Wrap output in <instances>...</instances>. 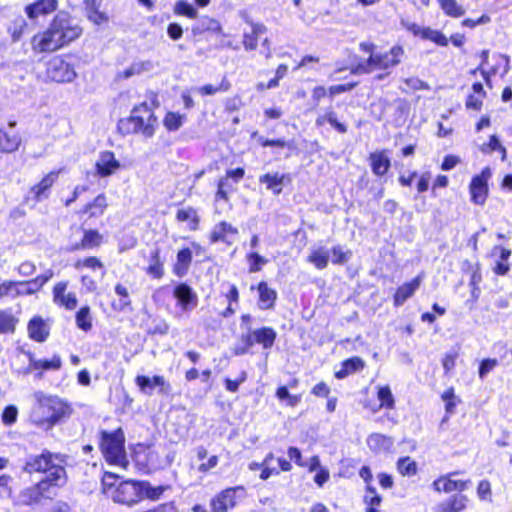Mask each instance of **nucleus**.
<instances>
[{
  "label": "nucleus",
  "mask_w": 512,
  "mask_h": 512,
  "mask_svg": "<svg viewBox=\"0 0 512 512\" xmlns=\"http://www.w3.org/2000/svg\"><path fill=\"white\" fill-rule=\"evenodd\" d=\"M64 456L44 452L34 459V472L38 474L34 484V505L41 500H52L66 483Z\"/></svg>",
  "instance_id": "obj_1"
},
{
  "label": "nucleus",
  "mask_w": 512,
  "mask_h": 512,
  "mask_svg": "<svg viewBox=\"0 0 512 512\" xmlns=\"http://www.w3.org/2000/svg\"><path fill=\"white\" fill-rule=\"evenodd\" d=\"M106 206V197L98 195L92 203L87 205L86 210L90 212L91 216H96L102 214Z\"/></svg>",
  "instance_id": "obj_47"
},
{
  "label": "nucleus",
  "mask_w": 512,
  "mask_h": 512,
  "mask_svg": "<svg viewBox=\"0 0 512 512\" xmlns=\"http://www.w3.org/2000/svg\"><path fill=\"white\" fill-rule=\"evenodd\" d=\"M14 328L15 320L13 316L6 311H0V333L13 332Z\"/></svg>",
  "instance_id": "obj_49"
},
{
  "label": "nucleus",
  "mask_w": 512,
  "mask_h": 512,
  "mask_svg": "<svg viewBox=\"0 0 512 512\" xmlns=\"http://www.w3.org/2000/svg\"><path fill=\"white\" fill-rule=\"evenodd\" d=\"M367 445L374 452H388L393 448L394 440L392 437L374 433L367 438Z\"/></svg>",
  "instance_id": "obj_17"
},
{
  "label": "nucleus",
  "mask_w": 512,
  "mask_h": 512,
  "mask_svg": "<svg viewBox=\"0 0 512 512\" xmlns=\"http://www.w3.org/2000/svg\"><path fill=\"white\" fill-rule=\"evenodd\" d=\"M124 442V433L121 428L113 432H101L100 448L108 462L120 465L125 461Z\"/></svg>",
  "instance_id": "obj_5"
},
{
  "label": "nucleus",
  "mask_w": 512,
  "mask_h": 512,
  "mask_svg": "<svg viewBox=\"0 0 512 512\" xmlns=\"http://www.w3.org/2000/svg\"><path fill=\"white\" fill-rule=\"evenodd\" d=\"M397 469L403 476H413L417 473V463L410 457H402L397 462Z\"/></svg>",
  "instance_id": "obj_37"
},
{
  "label": "nucleus",
  "mask_w": 512,
  "mask_h": 512,
  "mask_svg": "<svg viewBox=\"0 0 512 512\" xmlns=\"http://www.w3.org/2000/svg\"><path fill=\"white\" fill-rule=\"evenodd\" d=\"M174 13L191 19L197 18L198 15L197 9L192 4L183 0L175 3Z\"/></svg>",
  "instance_id": "obj_42"
},
{
  "label": "nucleus",
  "mask_w": 512,
  "mask_h": 512,
  "mask_svg": "<svg viewBox=\"0 0 512 512\" xmlns=\"http://www.w3.org/2000/svg\"><path fill=\"white\" fill-rule=\"evenodd\" d=\"M59 172L48 173L37 186H34V199L41 201L48 197L49 189L58 178Z\"/></svg>",
  "instance_id": "obj_24"
},
{
  "label": "nucleus",
  "mask_w": 512,
  "mask_h": 512,
  "mask_svg": "<svg viewBox=\"0 0 512 512\" xmlns=\"http://www.w3.org/2000/svg\"><path fill=\"white\" fill-rule=\"evenodd\" d=\"M192 33L194 36L202 35L209 31L213 33H221L222 27L218 20L210 18L208 16L200 17L195 24H193Z\"/></svg>",
  "instance_id": "obj_18"
},
{
  "label": "nucleus",
  "mask_w": 512,
  "mask_h": 512,
  "mask_svg": "<svg viewBox=\"0 0 512 512\" xmlns=\"http://www.w3.org/2000/svg\"><path fill=\"white\" fill-rule=\"evenodd\" d=\"M102 236L96 230H88L84 232L81 242L71 246L70 250L75 251L79 249H91L98 247L101 243Z\"/></svg>",
  "instance_id": "obj_27"
},
{
  "label": "nucleus",
  "mask_w": 512,
  "mask_h": 512,
  "mask_svg": "<svg viewBox=\"0 0 512 512\" xmlns=\"http://www.w3.org/2000/svg\"><path fill=\"white\" fill-rule=\"evenodd\" d=\"M192 260V252L189 248H184L180 250L177 254V266L175 268L176 273L179 274L180 268L183 270H187L190 262Z\"/></svg>",
  "instance_id": "obj_50"
},
{
  "label": "nucleus",
  "mask_w": 512,
  "mask_h": 512,
  "mask_svg": "<svg viewBox=\"0 0 512 512\" xmlns=\"http://www.w3.org/2000/svg\"><path fill=\"white\" fill-rule=\"evenodd\" d=\"M257 290L259 293V301L258 306L260 309L266 310L270 309L274 306V303L277 299V293L274 289L270 288L268 284L264 281H261Z\"/></svg>",
  "instance_id": "obj_21"
},
{
  "label": "nucleus",
  "mask_w": 512,
  "mask_h": 512,
  "mask_svg": "<svg viewBox=\"0 0 512 512\" xmlns=\"http://www.w3.org/2000/svg\"><path fill=\"white\" fill-rule=\"evenodd\" d=\"M24 27H26L24 18L21 16L16 17L12 25L8 27V32L11 34L13 41H18L20 39Z\"/></svg>",
  "instance_id": "obj_48"
},
{
  "label": "nucleus",
  "mask_w": 512,
  "mask_h": 512,
  "mask_svg": "<svg viewBox=\"0 0 512 512\" xmlns=\"http://www.w3.org/2000/svg\"><path fill=\"white\" fill-rule=\"evenodd\" d=\"M326 119L327 123H329L339 133H346V125L337 120L336 113L332 109H328V117H326Z\"/></svg>",
  "instance_id": "obj_59"
},
{
  "label": "nucleus",
  "mask_w": 512,
  "mask_h": 512,
  "mask_svg": "<svg viewBox=\"0 0 512 512\" xmlns=\"http://www.w3.org/2000/svg\"><path fill=\"white\" fill-rule=\"evenodd\" d=\"M147 273L157 279H160L164 274L163 263L160 261L158 250H155L151 254L150 264L147 268Z\"/></svg>",
  "instance_id": "obj_36"
},
{
  "label": "nucleus",
  "mask_w": 512,
  "mask_h": 512,
  "mask_svg": "<svg viewBox=\"0 0 512 512\" xmlns=\"http://www.w3.org/2000/svg\"><path fill=\"white\" fill-rule=\"evenodd\" d=\"M70 57L54 56L45 63L46 78L57 83L72 82L77 73Z\"/></svg>",
  "instance_id": "obj_6"
},
{
  "label": "nucleus",
  "mask_w": 512,
  "mask_h": 512,
  "mask_svg": "<svg viewBox=\"0 0 512 512\" xmlns=\"http://www.w3.org/2000/svg\"><path fill=\"white\" fill-rule=\"evenodd\" d=\"M115 292L117 295H119L121 297L120 303H119V309L123 310L126 307H128L131 302L129 300V293H128L127 288L124 287L122 284H117L115 286Z\"/></svg>",
  "instance_id": "obj_54"
},
{
  "label": "nucleus",
  "mask_w": 512,
  "mask_h": 512,
  "mask_svg": "<svg viewBox=\"0 0 512 512\" xmlns=\"http://www.w3.org/2000/svg\"><path fill=\"white\" fill-rule=\"evenodd\" d=\"M81 33L82 28L73 22L70 14L66 11H59L49 29L43 33L39 40V50L41 52H53L77 39Z\"/></svg>",
  "instance_id": "obj_2"
},
{
  "label": "nucleus",
  "mask_w": 512,
  "mask_h": 512,
  "mask_svg": "<svg viewBox=\"0 0 512 512\" xmlns=\"http://www.w3.org/2000/svg\"><path fill=\"white\" fill-rule=\"evenodd\" d=\"M498 362L496 359H484L480 363L479 367V376L480 378H484L490 371H492L496 366Z\"/></svg>",
  "instance_id": "obj_60"
},
{
  "label": "nucleus",
  "mask_w": 512,
  "mask_h": 512,
  "mask_svg": "<svg viewBox=\"0 0 512 512\" xmlns=\"http://www.w3.org/2000/svg\"><path fill=\"white\" fill-rule=\"evenodd\" d=\"M375 68V62H370V57L362 62L359 63L357 66H355L352 70V74H369L371 73Z\"/></svg>",
  "instance_id": "obj_57"
},
{
  "label": "nucleus",
  "mask_w": 512,
  "mask_h": 512,
  "mask_svg": "<svg viewBox=\"0 0 512 512\" xmlns=\"http://www.w3.org/2000/svg\"><path fill=\"white\" fill-rule=\"evenodd\" d=\"M156 123L157 118L152 108L147 102H143L139 106L134 107L129 118L121 119L118 127L124 134L141 133L145 137L150 138L155 133Z\"/></svg>",
  "instance_id": "obj_4"
},
{
  "label": "nucleus",
  "mask_w": 512,
  "mask_h": 512,
  "mask_svg": "<svg viewBox=\"0 0 512 512\" xmlns=\"http://www.w3.org/2000/svg\"><path fill=\"white\" fill-rule=\"evenodd\" d=\"M21 139L16 134H9L4 129L0 128V151L4 153H11L18 149Z\"/></svg>",
  "instance_id": "obj_28"
},
{
  "label": "nucleus",
  "mask_w": 512,
  "mask_h": 512,
  "mask_svg": "<svg viewBox=\"0 0 512 512\" xmlns=\"http://www.w3.org/2000/svg\"><path fill=\"white\" fill-rule=\"evenodd\" d=\"M254 331V340L257 344L262 345L264 349H269L273 346L276 339V332L270 327H263Z\"/></svg>",
  "instance_id": "obj_29"
},
{
  "label": "nucleus",
  "mask_w": 512,
  "mask_h": 512,
  "mask_svg": "<svg viewBox=\"0 0 512 512\" xmlns=\"http://www.w3.org/2000/svg\"><path fill=\"white\" fill-rule=\"evenodd\" d=\"M470 481L453 480L447 477V481L444 483V492L450 493L453 491H464L469 486Z\"/></svg>",
  "instance_id": "obj_51"
},
{
  "label": "nucleus",
  "mask_w": 512,
  "mask_h": 512,
  "mask_svg": "<svg viewBox=\"0 0 512 512\" xmlns=\"http://www.w3.org/2000/svg\"><path fill=\"white\" fill-rule=\"evenodd\" d=\"M184 119V115L168 112L164 118V125L169 131H176L182 126Z\"/></svg>",
  "instance_id": "obj_43"
},
{
  "label": "nucleus",
  "mask_w": 512,
  "mask_h": 512,
  "mask_svg": "<svg viewBox=\"0 0 512 512\" xmlns=\"http://www.w3.org/2000/svg\"><path fill=\"white\" fill-rule=\"evenodd\" d=\"M76 325L85 332L92 328L90 308L88 306L81 307L76 313Z\"/></svg>",
  "instance_id": "obj_33"
},
{
  "label": "nucleus",
  "mask_w": 512,
  "mask_h": 512,
  "mask_svg": "<svg viewBox=\"0 0 512 512\" xmlns=\"http://www.w3.org/2000/svg\"><path fill=\"white\" fill-rule=\"evenodd\" d=\"M422 276L418 275L411 282L401 285L394 295V305L402 306L410 297L413 296L415 291L420 287Z\"/></svg>",
  "instance_id": "obj_14"
},
{
  "label": "nucleus",
  "mask_w": 512,
  "mask_h": 512,
  "mask_svg": "<svg viewBox=\"0 0 512 512\" xmlns=\"http://www.w3.org/2000/svg\"><path fill=\"white\" fill-rule=\"evenodd\" d=\"M491 177V170L486 167L482 170L479 175L472 178L470 183L471 200L478 205L484 204L487 194L488 185L487 181Z\"/></svg>",
  "instance_id": "obj_9"
},
{
  "label": "nucleus",
  "mask_w": 512,
  "mask_h": 512,
  "mask_svg": "<svg viewBox=\"0 0 512 512\" xmlns=\"http://www.w3.org/2000/svg\"><path fill=\"white\" fill-rule=\"evenodd\" d=\"M266 27L263 24H252L251 33H245L243 45L246 50L252 51L257 47L258 38L266 32Z\"/></svg>",
  "instance_id": "obj_30"
},
{
  "label": "nucleus",
  "mask_w": 512,
  "mask_h": 512,
  "mask_svg": "<svg viewBox=\"0 0 512 512\" xmlns=\"http://www.w3.org/2000/svg\"><path fill=\"white\" fill-rule=\"evenodd\" d=\"M238 233L237 228L227 222H221L216 225L211 233L210 239L212 243L225 242L230 243L229 236H235Z\"/></svg>",
  "instance_id": "obj_22"
},
{
  "label": "nucleus",
  "mask_w": 512,
  "mask_h": 512,
  "mask_svg": "<svg viewBox=\"0 0 512 512\" xmlns=\"http://www.w3.org/2000/svg\"><path fill=\"white\" fill-rule=\"evenodd\" d=\"M62 366V360L59 355H54L51 359L34 360V372L40 371L39 376H42L43 371H58Z\"/></svg>",
  "instance_id": "obj_31"
},
{
  "label": "nucleus",
  "mask_w": 512,
  "mask_h": 512,
  "mask_svg": "<svg viewBox=\"0 0 512 512\" xmlns=\"http://www.w3.org/2000/svg\"><path fill=\"white\" fill-rule=\"evenodd\" d=\"M118 481V476L111 472H105L102 477V487L104 493H107L108 490L112 489L113 487L116 488V483Z\"/></svg>",
  "instance_id": "obj_56"
},
{
  "label": "nucleus",
  "mask_w": 512,
  "mask_h": 512,
  "mask_svg": "<svg viewBox=\"0 0 512 512\" xmlns=\"http://www.w3.org/2000/svg\"><path fill=\"white\" fill-rule=\"evenodd\" d=\"M50 333L49 325L41 318L34 317V341L44 342Z\"/></svg>",
  "instance_id": "obj_40"
},
{
  "label": "nucleus",
  "mask_w": 512,
  "mask_h": 512,
  "mask_svg": "<svg viewBox=\"0 0 512 512\" xmlns=\"http://www.w3.org/2000/svg\"><path fill=\"white\" fill-rule=\"evenodd\" d=\"M332 263L337 265H344L348 263L352 257L350 250H345L341 245H335L331 249Z\"/></svg>",
  "instance_id": "obj_35"
},
{
  "label": "nucleus",
  "mask_w": 512,
  "mask_h": 512,
  "mask_svg": "<svg viewBox=\"0 0 512 512\" xmlns=\"http://www.w3.org/2000/svg\"><path fill=\"white\" fill-rule=\"evenodd\" d=\"M248 264H249V272L256 273L259 272L265 264H267L268 260L258 254L257 252H250L246 256Z\"/></svg>",
  "instance_id": "obj_44"
},
{
  "label": "nucleus",
  "mask_w": 512,
  "mask_h": 512,
  "mask_svg": "<svg viewBox=\"0 0 512 512\" xmlns=\"http://www.w3.org/2000/svg\"><path fill=\"white\" fill-rule=\"evenodd\" d=\"M120 167V163L115 159V156L110 151L100 153L96 162L97 173L101 177H106L113 174Z\"/></svg>",
  "instance_id": "obj_11"
},
{
  "label": "nucleus",
  "mask_w": 512,
  "mask_h": 512,
  "mask_svg": "<svg viewBox=\"0 0 512 512\" xmlns=\"http://www.w3.org/2000/svg\"><path fill=\"white\" fill-rule=\"evenodd\" d=\"M235 489L229 488L222 491L211 500L213 512H227L228 509L235 506Z\"/></svg>",
  "instance_id": "obj_13"
},
{
  "label": "nucleus",
  "mask_w": 512,
  "mask_h": 512,
  "mask_svg": "<svg viewBox=\"0 0 512 512\" xmlns=\"http://www.w3.org/2000/svg\"><path fill=\"white\" fill-rule=\"evenodd\" d=\"M259 182L266 184L267 189L271 190L275 195L282 192L283 186L291 182L289 174H264L259 177Z\"/></svg>",
  "instance_id": "obj_12"
},
{
  "label": "nucleus",
  "mask_w": 512,
  "mask_h": 512,
  "mask_svg": "<svg viewBox=\"0 0 512 512\" xmlns=\"http://www.w3.org/2000/svg\"><path fill=\"white\" fill-rule=\"evenodd\" d=\"M364 366L365 363L360 357L349 358L342 363V367L335 373V377L338 379H344L350 374L362 370Z\"/></svg>",
  "instance_id": "obj_26"
},
{
  "label": "nucleus",
  "mask_w": 512,
  "mask_h": 512,
  "mask_svg": "<svg viewBox=\"0 0 512 512\" xmlns=\"http://www.w3.org/2000/svg\"><path fill=\"white\" fill-rule=\"evenodd\" d=\"M85 10L88 19L96 25L108 22L106 13L100 11L102 0H85Z\"/></svg>",
  "instance_id": "obj_19"
},
{
  "label": "nucleus",
  "mask_w": 512,
  "mask_h": 512,
  "mask_svg": "<svg viewBox=\"0 0 512 512\" xmlns=\"http://www.w3.org/2000/svg\"><path fill=\"white\" fill-rule=\"evenodd\" d=\"M75 268L80 269L82 267L96 270L98 268H103L102 262L96 257H87L85 259H80L75 263Z\"/></svg>",
  "instance_id": "obj_52"
},
{
  "label": "nucleus",
  "mask_w": 512,
  "mask_h": 512,
  "mask_svg": "<svg viewBox=\"0 0 512 512\" xmlns=\"http://www.w3.org/2000/svg\"><path fill=\"white\" fill-rule=\"evenodd\" d=\"M440 5L444 12L452 17H460L465 12L456 0H440Z\"/></svg>",
  "instance_id": "obj_45"
},
{
  "label": "nucleus",
  "mask_w": 512,
  "mask_h": 512,
  "mask_svg": "<svg viewBox=\"0 0 512 512\" xmlns=\"http://www.w3.org/2000/svg\"><path fill=\"white\" fill-rule=\"evenodd\" d=\"M66 288V283H57L53 290L54 300L56 303L65 306L66 309L73 310L77 306V298L74 293L65 294Z\"/></svg>",
  "instance_id": "obj_16"
},
{
  "label": "nucleus",
  "mask_w": 512,
  "mask_h": 512,
  "mask_svg": "<svg viewBox=\"0 0 512 512\" xmlns=\"http://www.w3.org/2000/svg\"><path fill=\"white\" fill-rule=\"evenodd\" d=\"M378 399L381 407L388 409L394 408V397L389 386H383L378 389Z\"/></svg>",
  "instance_id": "obj_46"
},
{
  "label": "nucleus",
  "mask_w": 512,
  "mask_h": 512,
  "mask_svg": "<svg viewBox=\"0 0 512 512\" xmlns=\"http://www.w3.org/2000/svg\"><path fill=\"white\" fill-rule=\"evenodd\" d=\"M17 409L14 406H7L2 413V420L5 424L11 425L16 421Z\"/></svg>",
  "instance_id": "obj_63"
},
{
  "label": "nucleus",
  "mask_w": 512,
  "mask_h": 512,
  "mask_svg": "<svg viewBox=\"0 0 512 512\" xmlns=\"http://www.w3.org/2000/svg\"><path fill=\"white\" fill-rule=\"evenodd\" d=\"M173 295L183 310H190L197 306V295L186 283H180L175 286Z\"/></svg>",
  "instance_id": "obj_10"
},
{
  "label": "nucleus",
  "mask_w": 512,
  "mask_h": 512,
  "mask_svg": "<svg viewBox=\"0 0 512 512\" xmlns=\"http://www.w3.org/2000/svg\"><path fill=\"white\" fill-rule=\"evenodd\" d=\"M276 396L280 400H288V404L290 406H295L299 402V398L297 396L290 395L286 386H281L276 391Z\"/></svg>",
  "instance_id": "obj_58"
},
{
  "label": "nucleus",
  "mask_w": 512,
  "mask_h": 512,
  "mask_svg": "<svg viewBox=\"0 0 512 512\" xmlns=\"http://www.w3.org/2000/svg\"><path fill=\"white\" fill-rule=\"evenodd\" d=\"M158 67V63L152 60L134 61L127 69L118 74V78L128 79L135 75L149 73Z\"/></svg>",
  "instance_id": "obj_15"
},
{
  "label": "nucleus",
  "mask_w": 512,
  "mask_h": 512,
  "mask_svg": "<svg viewBox=\"0 0 512 512\" xmlns=\"http://www.w3.org/2000/svg\"><path fill=\"white\" fill-rule=\"evenodd\" d=\"M166 489L165 486L152 487L148 481H141L142 499L158 500Z\"/></svg>",
  "instance_id": "obj_34"
},
{
  "label": "nucleus",
  "mask_w": 512,
  "mask_h": 512,
  "mask_svg": "<svg viewBox=\"0 0 512 512\" xmlns=\"http://www.w3.org/2000/svg\"><path fill=\"white\" fill-rule=\"evenodd\" d=\"M34 396L37 399V407L34 408V424L38 428L49 431L55 425L70 417L72 408L61 398L44 395L41 392Z\"/></svg>",
  "instance_id": "obj_3"
},
{
  "label": "nucleus",
  "mask_w": 512,
  "mask_h": 512,
  "mask_svg": "<svg viewBox=\"0 0 512 512\" xmlns=\"http://www.w3.org/2000/svg\"><path fill=\"white\" fill-rule=\"evenodd\" d=\"M176 218L181 222L189 221V227L191 230H195L198 226L199 218L193 208L178 210Z\"/></svg>",
  "instance_id": "obj_38"
},
{
  "label": "nucleus",
  "mask_w": 512,
  "mask_h": 512,
  "mask_svg": "<svg viewBox=\"0 0 512 512\" xmlns=\"http://www.w3.org/2000/svg\"><path fill=\"white\" fill-rule=\"evenodd\" d=\"M372 172L377 176H383L390 168V159L384 152H374L369 156Z\"/></svg>",
  "instance_id": "obj_23"
},
{
  "label": "nucleus",
  "mask_w": 512,
  "mask_h": 512,
  "mask_svg": "<svg viewBox=\"0 0 512 512\" xmlns=\"http://www.w3.org/2000/svg\"><path fill=\"white\" fill-rule=\"evenodd\" d=\"M155 386L160 387V392L163 394H169L171 391V385L160 375H155L152 378V388Z\"/></svg>",
  "instance_id": "obj_62"
},
{
  "label": "nucleus",
  "mask_w": 512,
  "mask_h": 512,
  "mask_svg": "<svg viewBox=\"0 0 512 512\" xmlns=\"http://www.w3.org/2000/svg\"><path fill=\"white\" fill-rule=\"evenodd\" d=\"M467 498L463 495H455L450 499L438 504L434 511L435 512H459L466 506Z\"/></svg>",
  "instance_id": "obj_25"
},
{
  "label": "nucleus",
  "mask_w": 512,
  "mask_h": 512,
  "mask_svg": "<svg viewBox=\"0 0 512 512\" xmlns=\"http://www.w3.org/2000/svg\"><path fill=\"white\" fill-rule=\"evenodd\" d=\"M247 378L246 371H241L240 376L236 380H231L230 378L225 379V387L230 392H237L239 389V385L245 382Z\"/></svg>",
  "instance_id": "obj_55"
},
{
  "label": "nucleus",
  "mask_w": 512,
  "mask_h": 512,
  "mask_svg": "<svg viewBox=\"0 0 512 512\" xmlns=\"http://www.w3.org/2000/svg\"><path fill=\"white\" fill-rule=\"evenodd\" d=\"M230 87V84L223 80L219 86H214L211 84L204 85L198 88V91L203 95H213L219 91H227Z\"/></svg>",
  "instance_id": "obj_53"
},
{
  "label": "nucleus",
  "mask_w": 512,
  "mask_h": 512,
  "mask_svg": "<svg viewBox=\"0 0 512 512\" xmlns=\"http://www.w3.org/2000/svg\"><path fill=\"white\" fill-rule=\"evenodd\" d=\"M330 251L325 246L313 247L307 256V262L312 264L316 269L323 270L327 268L329 263Z\"/></svg>",
  "instance_id": "obj_20"
},
{
  "label": "nucleus",
  "mask_w": 512,
  "mask_h": 512,
  "mask_svg": "<svg viewBox=\"0 0 512 512\" xmlns=\"http://www.w3.org/2000/svg\"><path fill=\"white\" fill-rule=\"evenodd\" d=\"M500 250L499 258L500 260L496 263V266L494 268V272L497 275H506L510 267L506 263L509 257L511 256V250L503 248V247H497Z\"/></svg>",
  "instance_id": "obj_41"
},
{
  "label": "nucleus",
  "mask_w": 512,
  "mask_h": 512,
  "mask_svg": "<svg viewBox=\"0 0 512 512\" xmlns=\"http://www.w3.org/2000/svg\"><path fill=\"white\" fill-rule=\"evenodd\" d=\"M135 381L142 392L151 394V391L149 390L152 389V378L144 375H138Z\"/></svg>",
  "instance_id": "obj_61"
},
{
  "label": "nucleus",
  "mask_w": 512,
  "mask_h": 512,
  "mask_svg": "<svg viewBox=\"0 0 512 512\" xmlns=\"http://www.w3.org/2000/svg\"><path fill=\"white\" fill-rule=\"evenodd\" d=\"M58 8V0H37L34 2V19L38 16H47Z\"/></svg>",
  "instance_id": "obj_32"
},
{
  "label": "nucleus",
  "mask_w": 512,
  "mask_h": 512,
  "mask_svg": "<svg viewBox=\"0 0 512 512\" xmlns=\"http://www.w3.org/2000/svg\"><path fill=\"white\" fill-rule=\"evenodd\" d=\"M364 500L368 505L367 512H379L375 507L380 505L382 498L371 485H368L366 488Z\"/></svg>",
  "instance_id": "obj_39"
},
{
  "label": "nucleus",
  "mask_w": 512,
  "mask_h": 512,
  "mask_svg": "<svg viewBox=\"0 0 512 512\" xmlns=\"http://www.w3.org/2000/svg\"><path fill=\"white\" fill-rule=\"evenodd\" d=\"M141 481L126 480L119 483L111 494L114 502L133 506L142 500Z\"/></svg>",
  "instance_id": "obj_7"
},
{
  "label": "nucleus",
  "mask_w": 512,
  "mask_h": 512,
  "mask_svg": "<svg viewBox=\"0 0 512 512\" xmlns=\"http://www.w3.org/2000/svg\"><path fill=\"white\" fill-rule=\"evenodd\" d=\"M404 56V49L399 46H393L388 52L370 55V62H375V68L388 70L401 63Z\"/></svg>",
  "instance_id": "obj_8"
},
{
  "label": "nucleus",
  "mask_w": 512,
  "mask_h": 512,
  "mask_svg": "<svg viewBox=\"0 0 512 512\" xmlns=\"http://www.w3.org/2000/svg\"><path fill=\"white\" fill-rule=\"evenodd\" d=\"M43 512H71V507L66 502L57 501L52 503V506Z\"/></svg>",
  "instance_id": "obj_64"
}]
</instances>
